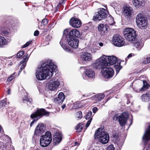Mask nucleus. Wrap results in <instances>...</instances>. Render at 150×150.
<instances>
[{"label": "nucleus", "mask_w": 150, "mask_h": 150, "mask_svg": "<svg viewBox=\"0 0 150 150\" xmlns=\"http://www.w3.org/2000/svg\"><path fill=\"white\" fill-rule=\"evenodd\" d=\"M145 150H149L147 148H146Z\"/></svg>", "instance_id": "obj_59"}, {"label": "nucleus", "mask_w": 150, "mask_h": 150, "mask_svg": "<svg viewBox=\"0 0 150 150\" xmlns=\"http://www.w3.org/2000/svg\"><path fill=\"white\" fill-rule=\"evenodd\" d=\"M130 102V101L129 100L127 102V104H128Z\"/></svg>", "instance_id": "obj_57"}, {"label": "nucleus", "mask_w": 150, "mask_h": 150, "mask_svg": "<svg viewBox=\"0 0 150 150\" xmlns=\"http://www.w3.org/2000/svg\"><path fill=\"white\" fill-rule=\"evenodd\" d=\"M7 93L8 94H10L11 93V90L10 89H8V91H7Z\"/></svg>", "instance_id": "obj_51"}, {"label": "nucleus", "mask_w": 150, "mask_h": 150, "mask_svg": "<svg viewBox=\"0 0 150 150\" xmlns=\"http://www.w3.org/2000/svg\"><path fill=\"white\" fill-rule=\"evenodd\" d=\"M86 75L89 78H93L95 75L94 71L92 69H86L85 71Z\"/></svg>", "instance_id": "obj_24"}, {"label": "nucleus", "mask_w": 150, "mask_h": 150, "mask_svg": "<svg viewBox=\"0 0 150 150\" xmlns=\"http://www.w3.org/2000/svg\"><path fill=\"white\" fill-rule=\"evenodd\" d=\"M98 48V47L94 46L91 47L90 48V50L92 53H94L99 49Z\"/></svg>", "instance_id": "obj_33"}, {"label": "nucleus", "mask_w": 150, "mask_h": 150, "mask_svg": "<svg viewBox=\"0 0 150 150\" xmlns=\"http://www.w3.org/2000/svg\"><path fill=\"white\" fill-rule=\"evenodd\" d=\"M60 44L61 46L63 48V49L65 50L66 51L70 52H71V50L70 48L69 47H67L66 44L65 43H63L62 40H61L60 42Z\"/></svg>", "instance_id": "obj_29"}, {"label": "nucleus", "mask_w": 150, "mask_h": 150, "mask_svg": "<svg viewBox=\"0 0 150 150\" xmlns=\"http://www.w3.org/2000/svg\"><path fill=\"white\" fill-rule=\"evenodd\" d=\"M75 144L76 145H78L79 144H78V143L77 142H75Z\"/></svg>", "instance_id": "obj_56"}, {"label": "nucleus", "mask_w": 150, "mask_h": 150, "mask_svg": "<svg viewBox=\"0 0 150 150\" xmlns=\"http://www.w3.org/2000/svg\"><path fill=\"white\" fill-rule=\"evenodd\" d=\"M105 66H103L101 67L97 68L96 69H102L101 73L102 75L106 78H110L113 76L114 71L113 69L111 67H105Z\"/></svg>", "instance_id": "obj_7"}, {"label": "nucleus", "mask_w": 150, "mask_h": 150, "mask_svg": "<svg viewBox=\"0 0 150 150\" xmlns=\"http://www.w3.org/2000/svg\"><path fill=\"white\" fill-rule=\"evenodd\" d=\"M143 83L144 84L143 87L142 88L141 90V91H143L146 89L148 88L149 86V84L145 81H143Z\"/></svg>", "instance_id": "obj_32"}, {"label": "nucleus", "mask_w": 150, "mask_h": 150, "mask_svg": "<svg viewBox=\"0 0 150 150\" xmlns=\"http://www.w3.org/2000/svg\"><path fill=\"white\" fill-rule=\"evenodd\" d=\"M49 113L46 111L44 109H41L38 110L37 111L31 114L30 115V117L32 119H35L36 120H38L43 115H45L48 114ZM35 120V119L33 120L31 122L30 125L31 126L34 124Z\"/></svg>", "instance_id": "obj_6"}, {"label": "nucleus", "mask_w": 150, "mask_h": 150, "mask_svg": "<svg viewBox=\"0 0 150 150\" xmlns=\"http://www.w3.org/2000/svg\"><path fill=\"white\" fill-rule=\"evenodd\" d=\"M108 14V12L105 9L101 8L96 12L93 16V19L96 21H99L106 18Z\"/></svg>", "instance_id": "obj_8"}, {"label": "nucleus", "mask_w": 150, "mask_h": 150, "mask_svg": "<svg viewBox=\"0 0 150 150\" xmlns=\"http://www.w3.org/2000/svg\"><path fill=\"white\" fill-rule=\"evenodd\" d=\"M24 54V52L23 51H21L17 54V58H20Z\"/></svg>", "instance_id": "obj_36"}, {"label": "nucleus", "mask_w": 150, "mask_h": 150, "mask_svg": "<svg viewBox=\"0 0 150 150\" xmlns=\"http://www.w3.org/2000/svg\"><path fill=\"white\" fill-rule=\"evenodd\" d=\"M143 45V44L139 41H137L134 43V46L138 51L142 49Z\"/></svg>", "instance_id": "obj_28"}, {"label": "nucleus", "mask_w": 150, "mask_h": 150, "mask_svg": "<svg viewBox=\"0 0 150 150\" xmlns=\"http://www.w3.org/2000/svg\"><path fill=\"white\" fill-rule=\"evenodd\" d=\"M128 117V114L126 112L122 113L119 116V121L120 125L122 126L124 125Z\"/></svg>", "instance_id": "obj_14"}, {"label": "nucleus", "mask_w": 150, "mask_h": 150, "mask_svg": "<svg viewBox=\"0 0 150 150\" xmlns=\"http://www.w3.org/2000/svg\"><path fill=\"white\" fill-rule=\"evenodd\" d=\"M7 100H6V101L4 103V106L5 107H7L9 105V102H8L7 103Z\"/></svg>", "instance_id": "obj_47"}, {"label": "nucleus", "mask_w": 150, "mask_h": 150, "mask_svg": "<svg viewBox=\"0 0 150 150\" xmlns=\"http://www.w3.org/2000/svg\"><path fill=\"white\" fill-rule=\"evenodd\" d=\"M92 114V112L91 111H89L87 112V114L86 115V119H88L90 118H91Z\"/></svg>", "instance_id": "obj_38"}, {"label": "nucleus", "mask_w": 150, "mask_h": 150, "mask_svg": "<svg viewBox=\"0 0 150 150\" xmlns=\"http://www.w3.org/2000/svg\"><path fill=\"white\" fill-rule=\"evenodd\" d=\"M133 11V9L132 8L125 7L123 11V13L125 16L129 17L130 16Z\"/></svg>", "instance_id": "obj_21"}, {"label": "nucleus", "mask_w": 150, "mask_h": 150, "mask_svg": "<svg viewBox=\"0 0 150 150\" xmlns=\"http://www.w3.org/2000/svg\"><path fill=\"white\" fill-rule=\"evenodd\" d=\"M110 20L111 21V22H110V21L109 22V24L110 25H113L114 23V21H113V18H110Z\"/></svg>", "instance_id": "obj_49"}, {"label": "nucleus", "mask_w": 150, "mask_h": 150, "mask_svg": "<svg viewBox=\"0 0 150 150\" xmlns=\"http://www.w3.org/2000/svg\"><path fill=\"white\" fill-rule=\"evenodd\" d=\"M66 107V105H63L62 106V109H64V108Z\"/></svg>", "instance_id": "obj_55"}, {"label": "nucleus", "mask_w": 150, "mask_h": 150, "mask_svg": "<svg viewBox=\"0 0 150 150\" xmlns=\"http://www.w3.org/2000/svg\"><path fill=\"white\" fill-rule=\"evenodd\" d=\"M99 45L101 47H102L103 45V44L102 42H100L99 43Z\"/></svg>", "instance_id": "obj_53"}, {"label": "nucleus", "mask_w": 150, "mask_h": 150, "mask_svg": "<svg viewBox=\"0 0 150 150\" xmlns=\"http://www.w3.org/2000/svg\"><path fill=\"white\" fill-rule=\"evenodd\" d=\"M123 33L125 38L130 41L134 40L136 36V32L134 29L130 28L125 29Z\"/></svg>", "instance_id": "obj_5"}, {"label": "nucleus", "mask_w": 150, "mask_h": 150, "mask_svg": "<svg viewBox=\"0 0 150 150\" xmlns=\"http://www.w3.org/2000/svg\"><path fill=\"white\" fill-rule=\"evenodd\" d=\"M70 24L73 27L75 28H79L81 25V21L75 18H72L70 20Z\"/></svg>", "instance_id": "obj_15"}, {"label": "nucleus", "mask_w": 150, "mask_h": 150, "mask_svg": "<svg viewBox=\"0 0 150 150\" xmlns=\"http://www.w3.org/2000/svg\"><path fill=\"white\" fill-rule=\"evenodd\" d=\"M8 33V32L6 31L4 33V34L5 35H7Z\"/></svg>", "instance_id": "obj_52"}, {"label": "nucleus", "mask_w": 150, "mask_h": 150, "mask_svg": "<svg viewBox=\"0 0 150 150\" xmlns=\"http://www.w3.org/2000/svg\"><path fill=\"white\" fill-rule=\"evenodd\" d=\"M112 41L115 46L119 47L122 46L125 43L124 39L118 34H116L113 36Z\"/></svg>", "instance_id": "obj_10"}, {"label": "nucleus", "mask_w": 150, "mask_h": 150, "mask_svg": "<svg viewBox=\"0 0 150 150\" xmlns=\"http://www.w3.org/2000/svg\"><path fill=\"white\" fill-rule=\"evenodd\" d=\"M136 22L138 26L145 27L147 24V21L144 16L141 14H138L136 18Z\"/></svg>", "instance_id": "obj_11"}, {"label": "nucleus", "mask_w": 150, "mask_h": 150, "mask_svg": "<svg viewBox=\"0 0 150 150\" xmlns=\"http://www.w3.org/2000/svg\"><path fill=\"white\" fill-rule=\"evenodd\" d=\"M76 115V117L79 119H81L82 117V113L80 111L77 112Z\"/></svg>", "instance_id": "obj_37"}, {"label": "nucleus", "mask_w": 150, "mask_h": 150, "mask_svg": "<svg viewBox=\"0 0 150 150\" xmlns=\"http://www.w3.org/2000/svg\"><path fill=\"white\" fill-rule=\"evenodd\" d=\"M69 35L68 37H78L80 36L79 31L76 29H74L71 30L69 32Z\"/></svg>", "instance_id": "obj_23"}, {"label": "nucleus", "mask_w": 150, "mask_h": 150, "mask_svg": "<svg viewBox=\"0 0 150 150\" xmlns=\"http://www.w3.org/2000/svg\"><path fill=\"white\" fill-rule=\"evenodd\" d=\"M141 99L144 102H147L150 100V92H148L141 96Z\"/></svg>", "instance_id": "obj_25"}, {"label": "nucleus", "mask_w": 150, "mask_h": 150, "mask_svg": "<svg viewBox=\"0 0 150 150\" xmlns=\"http://www.w3.org/2000/svg\"><path fill=\"white\" fill-rule=\"evenodd\" d=\"M83 127V124L79 123L76 125L75 127V129L77 130V131L78 132H80L82 129Z\"/></svg>", "instance_id": "obj_31"}, {"label": "nucleus", "mask_w": 150, "mask_h": 150, "mask_svg": "<svg viewBox=\"0 0 150 150\" xmlns=\"http://www.w3.org/2000/svg\"><path fill=\"white\" fill-rule=\"evenodd\" d=\"M52 140V135L50 132L47 131L45 134L41 136L40 142L41 146L45 147L48 146Z\"/></svg>", "instance_id": "obj_4"}, {"label": "nucleus", "mask_w": 150, "mask_h": 150, "mask_svg": "<svg viewBox=\"0 0 150 150\" xmlns=\"http://www.w3.org/2000/svg\"><path fill=\"white\" fill-rule=\"evenodd\" d=\"M132 2L133 6L136 8L143 6L144 5V0H132Z\"/></svg>", "instance_id": "obj_18"}, {"label": "nucleus", "mask_w": 150, "mask_h": 150, "mask_svg": "<svg viewBox=\"0 0 150 150\" xmlns=\"http://www.w3.org/2000/svg\"><path fill=\"white\" fill-rule=\"evenodd\" d=\"M142 139L145 141H148L150 140V125L146 130L143 136Z\"/></svg>", "instance_id": "obj_20"}, {"label": "nucleus", "mask_w": 150, "mask_h": 150, "mask_svg": "<svg viewBox=\"0 0 150 150\" xmlns=\"http://www.w3.org/2000/svg\"><path fill=\"white\" fill-rule=\"evenodd\" d=\"M48 22V21L46 19H43L42 21V23L44 25H46Z\"/></svg>", "instance_id": "obj_41"}, {"label": "nucleus", "mask_w": 150, "mask_h": 150, "mask_svg": "<svg viewBox=\"0 0 150 150\" xmlns=\"http://www.w3.org/2000/svg\"><path fill=\"white\" fill-rule=\"evenodd\" d=\"M114 68L116 70V71L117 72H118L120 70L121 68V67L120 65V64L119 63H117V65H115L114 66Z\"/></svg>", "instance_id": "obj_34"}, {"label": "nucleus", "mask_w": 150, "mask_h": 150, "mask_svg": "<svg viewBox=\"0 0 150 150\" xmlns=\"http://www.w3.org/2000/svg\"><path fill=\"white\" fill-rule=\"evenodd\" d=\"M56 68V65L52 62L49 64L44 63L38 68L35 74L36 78L39 80L45 79L48 76L49 78L52 76Z\"/></svg>", "instance_id": "obj_1"}, {"label": "nucleus", "mask_w": 150, "mask_h": 150, "mask_svg": "<svg viewBox=\"0 0 150 150\" xmlns=\"http://www.w3.org/2000/svg\"><path fill=\"white\" fill-rule=\"evenodd\" d=\"M69 33L68 30L67 29H65L64 31V35H66Z\"/></svg>", "instance_id": "obj_50"}, {"label": "nucleus", "mask_w": 150, "mask_h": 150, "mask_svg": "<svg viewBox=\"0 0 150 150\" xmlns=\"http://www.w3.org/2000/svg\"><path fill=\"white\" fill-rule=\"evenodd\" d=\"M15 73H13L7 79V81L8 82H10L13 80L15 77Z\"/></svg>", "instance_id": "obj_35"}, {"label": "nucleus", "mask_w": 150, "mask_h": 150, "mask_svg": "<svg viewBox=\"0 0 150 150\" xmlns=\"http://www.w3.org/2000/svg\"><path fill=\"white\" fill-rule=\"evenodd\" d=\"M116 57L114 56H107L103 55L102 56L96 60L93 64V66L96 68L101 67L103 66L109 64L113 65L117 62Z\"/></svg>", "instance_id": "obj_2"}, {"label": "nucleus", "mask_w": 150, "mask_h": 150, "mask_svg": "<svg viewBox=\"0 0 150 150\" xmlns=\"http://www.w3.org/2000/svg\"><path fill=\"white\" fill-rule=\"evenodd\" d=\"M132 54H130L127 56V57L129 58L130 57H132Z\"/></svg>", "instance_id": "obj_54"}, {"label": "nucleus", "mask_w": 150, "mask_h": 150, "mask_svg": "<svg viewBox=\"0 0 150 150\" xmlns=\"http://www.w3.org/2000/svg\"><path fill=\"white\" fill-rule=\"evenodd\" d=\"M81 57L83 60L86 61H89L91 60L92 57L91 53L87 52H84L81 54Z\"/></svg>", "instance_id": "obj_17"}, {"label": "nucleus", "mask_w": 150, "mask_h": 150, "mask_svg": "<svg viewBox=\"0 0 150 150\" xmlns=\"http://www.w3.org/2000/svg\"><path fill=\"white\" fill-rule=\"evenodd\" d=\"M28 59V57H25L24 56L23 57V59L24 61H21L20 63L21 64H23L21 66V69H23L25 67L26 64V62L27 61Z\"/></svg>", "instance_id": "obj_30"}, {"label": "nucleus", "mask_w": 150, "mask_h": 150, "mask_svg": "<svg viewBox=\"0 0 150 150\" xmlns=\"http://www.w3.org/2000/svg\"><path fill=\"white\" fill-rule=\"evenodd\" d=\"M62 135L59 132H56L54 135L53 139V143L54 145L58 144L61 141Z\"/></svg>", "instance_id": "obj_16"}, {"label": "nucleus", "mask_w": 150, "mask_h": 150, "mask_svg": "<svg viewBox=\"0 0 150 150\" xmlns=\"http://www.w3.org/2000/svg\"><path fill=\"white\" fill-rule=\"evenodd\" d=\"M98 110V108L96 107H94L92 109L93 112L94 113L97 111Z\"/></svg>", "instance_id": "obj_46"}, {"label": "nucleus", "mask_w": 150, "mask_h": 150, "mask_svg": "<svg viewBox=\"0 0 150 150\" xmlns=\"http://www.w3.org/2000/svg\"><path fill=\"white\" fill-rule=\"evenodd\" d=\"M68 44L74 48H76L78 46L79 40L77 38L71 37L67 38Z\"/></svg>", "instance_id": "obj_12"}, {"label": "nucleus", "mask_w": 150, "mask_h": 150, "mask_svg": "<svg viewBox=\"0 0 150 150\" xmlns=\"http://www.w3.org/2000/svg\"><path fill=\"white\" fill-rule=\"evenodd\" d=\"M98 30L100 32V34L102 35H103L105 34V32L107 30V28L106 25H104L103 24H100L98 27Z\"/></svg>", "instance_id": "obj_22"}, {"label": "nucleus", "mask_w": 150, "mask_h": 150, "mask_svg": "<svg viewBox=\"0 0 150 150\" xmlns=\"http://www.w3.org/2000/svg\"><path fill=\"white\" fill-rule=\"evenodd\" d=\"M143 62L145 64L148 63H150V57L144 59Z\"/></svg>", "instance_id": "obj_42"}, {"label": "nucleus", "mask_w": 150, "mask_h": 150, "mask_svg": "<svg viewBox=\"0 0 150 150\" xmlns=\"http://www.w3.org/2000/svg\"><path fill=\"white\" fill-rule=\"evenodd\" d=\"M7 44V40L4 37L0 36V47H3Z\"/></svg>", "instance_id": "obj_26"}, {"label": "nucleus", "mask_w": 150, "mask_h": 150, "mask_svg": "<svg viewBox=\"0 0 150 150\" xmlns=\"http://www.w3.org/2000/svg\"><path fill=\"white\" fill-rule=\"evenodd\" d=\"M107 150H115V149L113 145H110L107 147Z\"/></svg>", "instance_id": "obj_44"}, {"label": "nucleus", "mask_w": 150, "mask_h": 150, "mask_svg": "<svg viewBox=\"0 0 150 150\" xmlns=\"http://www.w3.org/2000/svg\"><path fill=\"white\" fill-rule=\"evenodd\" d=\"M149 109L150 110V103L149 104Z\"/></svg>", "instance_id": "obj_58"}, {"label": "nucleus", "mask_w": 150, "mask_h": 150, "mask_svg": "<svg viewBox=\"0 0 150 150\" xmlns=\"http://www.w3.org/2000/svg\"><path fill=\"white\" fill-rule=\"evenodd\" d=\"M45 127L42 123L39 124L36 127L34 132L35 135L39 136L43 133L45 131Z\"/></svg>", "instance_id": "obj_13"}, {"label": "nucleus", "mask_w": 150, "mask_h": 150, "mask_svg": "<svg viewBox=\"0 0 150 150\" xmlns=\"http://www.w3.org/2000/svg\"><path fill=\"white\" fill-rule=\"evenodd\" d=\"M32 40H30L27 42L25 44L22 46V48H25L28 46L32 42Z\"/></svg>", "instance_id": "obj_40"}, {"label": "nucleus", "mask_w": 150, "mask_h": 150, "mask_svg": "<svg viewBox=\"0 0 150 150\" xmlns=\"http://www.w3.org/2000/svg\"><path fill=\"white\" fill-rule=\"evenodd\" d=\"M150 146V144H149Z\"/></svg>", "instance_id": "obj_60"}, {"label": "nucleus", "mask_w": 150, "mask_h": 150, "mask_svg": "<svg viewBox=\"0 0 150 150\" xmlns=\"http://www.w3.org/2000/svg\"><path fill=\"white\" fill-rule=\"evenodd\" d=\"M92 120V118H91L88 121V122L86 125V127H88L89 126Z\"/></svg>", "instance_id": "obj_45"}, {"label": "nucleus", "mask_w": 150, "mask_h": 150, "mask_svg": "<svg viewBox=\"0 0 150 150\" xmlns=\"http://www.w3.org/2000/svg\"><path fill=\"white\" fill-rule=\"evenodd\" d=\"M65 98L64 95L63 93L60 92L58 95V97L55 98L54 101L57 103H62Z\"/></svg>", "instance_id": "obj_19"}, {"label": "nucleus", "mask_w": 150, "mask_h": 150, "mask_svg": "<svg viewBox=\"0 0 150 150\" xmlns=\"http://www.w3.org/2000/svg\"><path fill=\"white\" fill-rule=\"evenodd\" d=\"M23 101H26L29 102L30 103L32 101V100L31 98H28L27 97H25L24 98H23Z\"/></svg>", "instance_id": "obj_39"}, {"label": "nucleus", "mask_w": 150, "mask_h": 150, "mask_svg": "<svg viewBox=\"0 0 150 150\" xmlns=\"http://www.w3.org/2000/svg\"><path fill=\"white\" fill-rule=\"evenodd\" d=\"M39 34V32L38 30H37L35 31L34 32V35L35 36H38Z\"/></svg>", "instance_id": "obj_48"}, {"label": "nucleus", "mask_w": 150, "mask_h": 150, "mask_svg": "<svg viewBox=\"0 0 150 150\" xmlns=\"http://www.w3.org/2000/svg\"><path fill=\"white\" fill-rule=\"evenodd\" d=\"M60 81L57 79L53 78L48 83V88L51 91H54L59 87L60 84Z\"/></svg>", "instance_id": "obj_9"}, {"label": "nucleus", "mask_w": 150, "mask_h": 150, "mask_svg": "<svg viewBox=\"0 0 150 150\" xmlns=\"http://www.w3.org/2000/svg\"><path fill=\"white\" fill-rule=\"evenodd\" d=\"M6 101V98H5L2 100L1 101H0V108L3 106H4V104Z\"/></svg>", "instance_id": "obj_43"}, {"label": "nucleus", "mask_w": 150, "mask_h": 150, "mask_svg": "<svg viewBox=\"0 0 150 150\" xmlns=\"http://www.w3.org/2000/svg\"><path fill=\"white\" fill-rule=\"evenodd\" d=\"M105 97V95L103 94L100 93L96 95L94 97V100H96V102L100 101Z\"/></svg>", "instance_id": "obj_27"}, {"label": "nucleus", "mask_w": 150, "mask_h": 150, "mask_svg": "<svg viewBox=\"0 0 150 150\" xmlns=\"http://www.w3.org/2000/svg\"><path fill=\"white\" fill-rule=\"evenodd\" d=\"M95 137L98 139L99 142L103 144L107 143L110 139L108 134L101 128L98 129L96 132Z\"/></svg>", "instance_id": "obj_3"}]
</instances>
